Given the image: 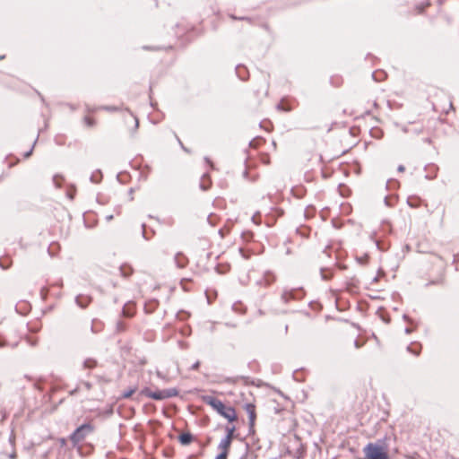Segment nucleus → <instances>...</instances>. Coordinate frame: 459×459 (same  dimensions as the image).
<instances>
[{
  "label": "nucleus",
  "instance_id": "obj_16",
  "mask_svg": "<svg viewBox=\"0 0 459 459\" xmlns=\"http://www.w3.org/2000/svg\"><path fill=\"white\" fill-rule=\"evenodd\" d=\"M101 178H102V174H101L100 170H97V172H94L91 174L90 180L92 183L97 184L100 181Z\"/></svg>",
  "mask_w": 459,
  "mask_h": 459
},
{
  "label": "nucleus",
  "instance_id": "obj_40",
  "mask_svg": "<svg viewBox=\"0 0 459 459\" xmlns=\"http://www.w3.org/2000/svg\"><path fill=\"white\" fill-rule=\"evenodd\" d=\"M128 193H129V195H130V200H133L134 199V197H133L134 189L130 188Z\"/></svg>",
  "mask_w": 459,
  "mask_h": 459
},
{
  "label": "nucleus",
  "instance_id": "obj_27",
  "mask_svg": "<svg viewBox=\"0 0 459 459\" xmlns=\"http://www.w3.org/2000/svg\"><path fill=\"white\" fill-rule=\"evenodd\" d=\"M277 109L282 111H290V108L285 107L281 102L277 104Z\"/></svg>",
  "mask_w": 459,
  "mask_h": 459
},
{
  "label": "nucleus",
  "instance_id": "obj_46",
  "mask_svg": "<svg viewBox=\"0 0 459 459\" xmlns=\"http://www.w3.org/2000/svg\"><path fill=\"white\" fill-rule=\"evenodd\" d=\"M134 120H135V126H134V127H135V128H137V127H138V126H139V121H138V119H137L136 117H134Z\"/></svg>",
  "mask_w": 459,
  "mask_h": 459
},
{
  "label": "nucleus",
  "instance_id": "obj_24",
  "mask_svg": "<svg viewBox=\"0 0 459 459\" xmlns=\"http://www.w3.org/2000/svg\"><path fill=\"white\" fill-rule=\"evenodd\" d=\"M255 422H253L252 424L248 422V435H254L255 433Z\"/></svg>",
  "mask_w": 459,
  "mask_h": 459
},
{
  "label": "nucleus",
  "instance_id": "obj_41",
  "mask_svg": "<svg viewBox=\"0 0 459 459\" xmlns=\"http://www.w3.org/2000/svg\"><path fill=\"white\" fill-rule=\"evenodd\" d=\"M157 377H158L159 378H161V379H164V378H165V377H164V376L162 375V373H161V372H160V371H157Z\"/></svg>",
  "mask_w": 459,
  "mask_h": 459
},
{
  "label": "nucleus",
  "instance_id": "obj_30",
  "mask_svg": "<svg viewBox=\"0 0 459 459\" xmlns=\"http://www.w3.org/2000/svg\"><path fill=\"white\" fill-rule=\"evenodd\" d=\"M204 161L211 167L212 169H215L213 162L210 160L209 157H204Z\"/></svg>",
  "mask_w": 459,
  "mask_h": 459
},
{
  "label": "nucleus",
  "instance_id": "obj_1",
  "mask_svg": "<svg viewBox=\"0 0 459 459\" xmlns=\"http://www.w3.org/2000/svg\"><path fill=\"white\" fill-rule=\"evenodd\" d=\"M203 401L215 410L221 416L227 419L229 422L237 420L238 416L232 406H226L221 400L212 395L203 396Z\"/></svg>",
  "mask_w": 459,
  "mask_h": 459
},
{
  "label": "nucleus",
  "instance_id": "obj_17",
  "mask_svg": "<svg viewBox=\"0 0 459 459\" xmlns=\"http://www.w3.org/2000/svg\"><path fill=\"white\" fill-rule=\"evenodd\" d=\"M321 278L324 281H328L332 278V273H329V269L326 268H321L320 269Z\"/></svg>",
  "mask_w": 459,
  "mask_h": 459
},
{
  "label": "nucleus",
  "instance_id": "obj_53",
  "mask_svg": "<svg viewBox=\"0 0 459 459\" xmlns=\"http://www.w3.org/2000/svg\"><path fill=\"white\" fill-rule=\"evenodd\" d=\"M65 440L63 438V439L61 440V444H65Z\"/></svg>",
  "mask_w": 459,
  "mask_h": 459
},
{
  "label": "nucleus",
  "instance_id": "obj_13",
  "mask_svg": "<svg viewBox=\"0 0 459 459\" xmlns=\"http://www.w3.org/2000/svg\"><path fill=\"white\" fill-rule=\"evenodd\" d=\"M236 74L240 80L245 81L247 78L248 72H247L246 66H244L242 65H238L236 66Z\"/></svg>",
  "mask_w": 459,
  "mask_h": 459
},
{
  "label": "nucleus",
  "instance_id": "obj_52",
  "mask_svg": "<svg viewBox=\"0 0 459 459\" xmlns=\"http://www.w3.org/2000/svg\"><path fill=\"white\" fill-rule=\"evenodd\" d=\"M143 49H150L151 48L147 47V46H144L143 47Z\"/></svg>",
  "mask_w": 459,
  "mask_h": 459
},
{
  "label": "nucleus",
  "instance_id": "obj_29",
  "mask_svg": "<svg viewBox=\"0 0 459 459\" xmlns=\"http://www.w3.org/2000/svg\"><path fill=\"white\" fill-rule=\"evenodd\" d=\"M36 142H37V140H35V142H34L33 145L31 146V148L28 152H26L24 153V155H23L24 158H29L31 155Z\"/></svg>",
  "mask_w": 459,
  "mask_h": 459
},
{
  "label": "nucleus",
  "instance_id": "obj_7",
  "mask_svg": "<svg viewBox=\"0 0 459 459\" xmlns=\"http://www.w3.org/2000/svg\"><path fill=\"white\" fill-rule=\"evenodd\" d=\"M91 302V298L90 296L86 295H78L75 298V303L78 307L81 308H85L88 307V305Z\"/></svg>",
  "mask_w": 459,
  "mask_h": 459
},
{
  "label": "nucleus",
  "instance_id": "obj_20",
  "mask_svg": "<svg viewBox=\"0 0 459 459\" xmlns=\"http://www.w3.org/2000/svg\"><path fill=\"white\" fill-rule=\"evenodd\" d=\"M84 121L88 126H93L95 125V120L89 117H85Z\"/></svg>",
  "mask_w": 459,
  "mask_h": 459
},
{
  "label": "nucleus",
  "instance_id": "obj_36",
  "mask_svg": "<svg viewBox=\"0 0 459 459\" xmlns=\"http://www.w3.org/2000/svg\"><path fill=\"white\" fill-rule=\"evenodd\" d=\"M392 183H394V184H395V185H397V184H398L395 180H394V179H389V180L386 182V188H389V187H390L389 186H390V184H392Z\"/></svg>",
  "mask_w": 459,
  "mask_h": 459
},
{
  "label": "nucleus",
  "instance_id": "obj_22",
  "mask_svg": "<svg viewBox=\"0 0 459 459\" xmlns=\"http://www.w3.org/2000/svg\"><path fill=\"white\" fill-rule=\"evenodd\" d=\"M101 109L107 110V111H117L118 108L115 106H102L100 107Z\"/></svg>",
  "mask_w": 459,
  "mask_h": 459
},
{
  "label": "nucleus",
  "instance_id": "obj_35",
  "mask_svg": "<svg viewBox=\"0 0 459 459\" xmlns=\"http://www.w3.org/2000/svg\"><path fill=\"white\" fill-rule=\"evenodd\" d=\"M176 138H177V140H178V144H180L181 148H182L185 152H188L189 151H188V150H187V149L183 145V143H182L181 140L178 137V135H176Z\"/></svg>",
  "mask_w": 459,
  "mask_h": 459
},
{
  "label": "nucleus",
  "instance_id": "obj_43",
  "mask_svg": "<svg viewBox=\"0 0 459 459\" xmlns=\"http://www.w3.org/2000/svg\"><path fill=\"white\" fill-rule=\"evenodd\" d=\"M354 345H355L356 348H359L360 347V343L359 342L358 340L354 341Z\"/></svg>",
  "mask_w": 459,
  "mask_h": 459
},
{
  "label": "nucleus",
  "instance_id": "obj_28",
  "mask_svg": "<svg viewBox=\"0 0 459 459\" xmlns=\"http://www.w3.org/2000/svg\"><path fill=\"white\" fill-rule=\"evenodd\" d=\"M122 313H123V315H124L125 316H128V317H130V316H133V312H131L130 310H127V309L126 308V306L123 307Z\"/></svg>",
  "mask_w": 459,
  "mask_h": 459
},
{
  "label": "nucleus",
  "instance_id": "obj_12",
  "mask_svg": "<svg viewBox=\"0 0 459 459\" xmlns=\"http://www.w3.org/2000/svg\"><path fill=\"white\" fill-rule=\"evenodd\" d=\"M232 440L230 439V437H224L219 446L218 449H221V451H225L227 455H229V449L230 447Z\"/></svg>",
  "mask_w": 459,
  "mask_h": 459
},
{
  "label": "nucleus",
  "instance_id": "obj_6",
  "mask_svg": "<svg viewBox=\"0 0 459 459\" xmlns=\"http://www.w3.org/2000/svg\"><path fill=\"white\" fill-rule=\"evenodd\" d=\"M244 409L248 415L249 423L255 422L256 420V412H255V405L251 403H247L244 405Z\"/></svg>",
  "mask_w": 459,
  "mask_h": 459
},
{
  "label": "nucleus",
  "instance_id": "obj_54",
  "mask_svg": "<svg viewBox=\"0 0 459 459\" xmlns=\"http://www.w3.org/2000/svg\"><path fill=\"white\" fill-rule=\"evenodd\" d=\"M4 56H0V60L3 59Z\"/></svg>",
  "mask_w": 459,
  "mask_h": 459
},
{
  "label": "nucleus",
  "instance_id": "obj_50",
  "mask_svg": "<svg viewBox=\"0 0 459 459\" xmlns=\"http://www.w3.org/2000/svg\"><path fill=\"white\" fill-rule=\"evenodd\" d=\"M372 76H373V78H374L376 81H379V79H377V78H376V73H373V74H372Z\"/></svg>",
  "mask_w": 459,
  "mask_h": 459
},
{
  "label": "nucleus",
  "instance_id": "obj_33",
  "mask_svg": "<svg viewBox=\"0 0 459 459\" xmlns=\"http://www.w3.org/2000/svg\"><path fill=\"white\" fill-rule=\"evenodd\" d=\"M200 367V361H195L190 368L191 370H197Z\"/></svg>",
  "mask_w": 459,
  "mask_h": 459
},
{
  "label": "nucleus",
  "instance_id": "obj_3",
  "mask_svg": "<svg viewBox=\"0 0 459 459\" xmlns=\"http://www.w3.org/2000/svg\"><path fill=\"white\" fill-rule=\"evenodd\" d=\"M364 453L367 459H389L384 446L378 444L368 443L364 448Z\"/></svg>",
  "mask_w": 459,
  "mask_h": 459
},
{
  "label": "nucleus",
  "instance_id": "obj_14",
  "mask_svg": "<svg viewBox=\"0 0 459 459\" xmlns=\"http://www.w3.org/2000/svg\"><path fill=\"white\" fill-rule=\"evenodd\" d=\"M97 360L92 359V358H88L86 359L83 363H82V367L83 368L85 369H92L94 368L96 366H97Z\"/></svg>",
  "mask_w": 459,
  "mask_h": 459
},
{
  "label": "nucleus",
  "instance_id": "obj_15",
  "mask_svg": "<svg viewBox=\"0 0 459 459\" xmlns=\"http://www.w3.org/2000/svg\"><path fill=\"white\" fill-rule=\"evenodd\" d=\"M136 390H137L136 386L130 387L128 390H126L125 392L122 393L121 398H123V399L130 398L132 396V394L135 393Z\"/></svg>",
  "mask_w": 459,
  "mask_h": 459
},
{
  "label": "nucleus",
  "instance_id": "obj_38",
  "mask_svg": "<svg viewBox=\"0 0 459 459\" xmlns=\"http://www.w3.org/2000/svg\"><path fill=\"white\" fill-rule=\"evenodd\" d=\"M16 456H17V455H16V453H15V452H13V453H11V454L8 455V457H9L10 459H15V458H16Z\"/></svg>",
  "mask_w": 459,
  "mask_h": 459
},
{
  "label": "nucleus",
  "instance_id": "obj_26",
  "mask_svg": "<svg viewBox=\"0 0 459 459\" xmlns=\"http://www.w3.org/2000/svg\"><path fill=\"white\" fill-rule=\"evenodd\" d=\"M228 455L225 451H221L219 455H216L215 459H227Z\"/></svg>",
  "mask_w": 459,
  "mask_h": 459
},
{
  "label": "nucleus",
  "instance_id": "obj_18",
  "mask_svg": "<svg viewBox=\"0 0 459 459\" xmlns=\"http://www.w3.org/2000/svg\"><path fill=\"white\" fill-rule=\"evenodd\" d=\"M413 346H414V344H413V343H412V344H411V345H409V346L407 347V351H408L409 352L412 353L413 355L418 356V355L420 354V347L418 345V348H417V349H415Z\"/></svg>",
  "mask_w": 459,
  "mask_h": 459
},
{
  "label": "nucleus",
  "instance_id": "obj_31",
  "mask_svg": "<svg viewBox=\"0 0 459 459\" xmlns=\"http://www.w3.org/2000/svg\"><path fill=\"white\" fill-rule=\"evenodd\" d=\"M145 229H146V224H145V223H143V224H142V230H142V235H143V238L144 239H148V237L146 236V230H145Z\"/></svg>",
  "mask_w": 459,
  "mask_h": 459
},
{
  "label": "nucleus",
  "instance_id": "obj_49",
  "mask_svg": "<svg viewBox=\"0 0 459 459\" xmlns=\"http://www.w3.org/2000/svg\"><path fill=\"white\" fill-rule=\"evenodd\" d=\"M376 245H377V248H378V249H380V250L382 249V248L380 247V246H379V242H378V241H376Z\"/></svg>",
  "mask_w": 459,
  "mask_h": 459
},
{
  "label": "nucleus",
  "instance_id": "obj_10",
  "mask_svg": "<svg viewBox=\"0 0 459 459\" xmlns=\"http://www.w3.org/2000/svg\"><path fill=\"white\" fill-rule=\"evenodd\" d=\"M212 185L211 178L208 173H204L202 176L201 182H200V188L204 191H206L210 188Z\"/></svg>",
  "mask_w": 459,
  "mask_h": 459
},
{
  "label": "nucleus",
  "instance_id": "obj_32",
  "mask_svg": "<svg viewBox=\"0 0 459 459\" xmlns=\"http://www.w3.org/2000/svg\"><path fill=\"white\" fill-rule=\"evenodd\" d=\"M230 17L233 19V20H240V21H250V18L248 17H237L235 15H230Z\"/></svg>",
  "mask_w": 459,
  "mask_h": 459
},
{
  "label": "nucleus",
  "instance_id": "obj_11",
  "mask_svg": "<svg viewBox=\"0 0 459 459\" xmlns=\"http://www.w3.org/2000/svg\"><path fill=\"white\" fill-rule=\"evenodd\" d=\"M193 435L189 432H184L178 436V441L183 446H187L193 441Z\"/></svg>",
  "mask_w": 459,
  "mask_h": 459
},
{
  "label": "nucleus",
  "instance_id": "obj_39",
  "mask_svg": "<svg viewBox=\"0 0 459 459\" xmlns=\"http://www.w3.org/2000/svg\"><path fill=\"white\" fill-rule=\"evenodd\" d=\"M6 344H7V343H6V342H5V341H4V340H1V339H0V348H3V347H4V346H6Z\"/></svg>",
  "mask_w": 459,
  "mask_h": 459
},
{
  "label": "nucleus",
  "instance_id": "obj_42",
  "mask_svg": "<svg viewBox=\"0 0 459 459\" xmlns=\"http://www.w3.org/2000/svg\"><path fill=\"white\" fill-rule=\"evenodd\" d=\"M91 333H97V332H98V330H96V329H95V327H94L93 324L91 325Z\"/></svg>",
  "mask_w": 459,
  "mask_h": 459
},
{
  "label": "nucleus",
  "instance_id": "obj_45",
  "mask_svg": "<svg viewBox=\"0 0 459 459\" xmlns=\"http://www.w3.org/2000/svg\"><path fill=\"white\" fill-rule=\"evenodd\" d=\"M384 201H385V205H387V206H389V205H390V204H389V203H388V198H387V196H385V197Z\"/></svg>",
  "mask_w": 459,
  "mask_h": 459
},
{
  "label": "nucleus",
  "instance_id": "obj_8",
  "mask_svg": "<svg viewBox=\"0 0 459 459\" xmlns=\"http://www.w3.org/2000/svg\"><path fill=\"white\" fill-rule=\"evenodd\" d=\"M275 280V276L273 273L271 272H266L264 273L263 278L257 281V284H264V286H269L271 285Z\"/></svg>",
  "mask_w": 459,
  "mask_h": 459
},
{
  "label": "nucleus",
  "instance_id": "obj_51",
  "mask_svg": "<svg viewBox=\"0 0 459 459\" xmlns=\"http://www.w3.org/2000/svg\"><path fill=\"white\" fill-rule=\"evenodd\" d=\"M424 142H425V143H430V139H429V138H426V139L424 140Z\"/></svg>",
  "mask_w": 459,
  "mask_h": 459
},
{
  "label": "nucleus",
  "instance_id": "obj_21",
  "mask_svg": "<svg viewBox=\"0 0 459 459\" xmlns=\"http://www.w3.org/2000/svg\"><path fill=\"white\" fill-rule=\"evenodd\" d=\"M120 270H121V273H122L123 276H125V277H128L132 273V269L131 268H128V272H126V267L125 266H121Z\"/></svg>",
  "mask_w": 459,
  "mask_h": 459
},
{
  "label": "nucleus",
  "instance_id": "obj_44",
  "mask_svg": "<svg viewBox=\"0 0 459 459\" xmlns=\"http://www.w3.org/2000/svg\"><path fill=\"white\" fill-rule=\"evenodd\" d=\"M404 332H405L406 333H411L412 332V330H411V328H409V327H406V328H405V330H404Z\"/></svg>",
  "mask_w": 459,
  "mask_h": 459
},
{
  "label": "nucleus",
  "instance_id": "obj_9",
  "mask_svg": "<svg viewBox=\"0 0 459 459\" xmlns=\"http://www.w3.org/2000/svg\"><path fill=\"white\" fill-rule=\"evenodd\" d=\"M175 264L178 268H185L188 263V259L182 253H177L175 257Z\"/></svg>",
  "mask_w": 459,
  "mask_h": 459
},
{
  "label": "nucleus",
  "instance_id": "obj_48",
  "mask_svg": "<svg viewBox=\"0 0 459 459\" xmlns=\"http://www.w3.org/2000/svg\"><path fill=\"white\" fill-rule=\"evenodd\" d=\"M107 221H110L113 219V215H108L106 217Z\"/></svg>",
  "mask_w": 459,
  "mask_h": 459
},
{
  "label": "nucleus",
  "instance_id": "obj_34",
  "mask_svg": "<svg viewBox=\"0 0 459 459\" xmlns=\"http://www.w3.org/2000/svg\"><path fill=\"white\" fill-rule=\"evenodd\" d=\"M407 204H409V206L412 207V208H415L418 206V204L417 203H414V202H411V198H408L407 200Z\"/></svg>",
  "mask_w": 459,
  "mask_h": 459
},
{
  "label": "nucleus",
  "instance_id": "obj_4",
  "mask_svg": "<svg viewBox=\"0 0 459 459\" xmlns=\"http://www.w3.org/2000/svg\"><path fill=\"white\" fill-rule=\"evenodd\" d=\"M94 428L91 423H83L70 435L71 442L75 446L82 441L89 434L93 431Z\"/></svg>",
  "mask_w": 459,
  "mask_h": 459
},
{
  "label": "nucleus",
  "instance_id": "obj_37",
  "mask_svg": "<svg viewBox=\"0 0 459 459\" xmlns=\"http://www.w3.org/2000/svg\"><path fill=\"white\" fill-rule=\"evenodd\" d=\"M397 170H398L399 172H403V171L405 170V167H404L403 165H402V164H401V165H399V166L397 167Z\"/></svg>",
  "mask_w": 459,
  "mask_h": 459
},
{
  "label": "nucleus",
  "instance_id": "obj_23",
  "mask_svg": "<svg viewBox=\"0 0 459 459\" xmlns=\"http://www.w3.org/2000/svg\"><path fill=\"white\" fill-rule=\"evenodd\" d=\"M188 316L189 314L184 311H180L177 315L178 318H179L180 320H185Z\"/></svg>",
  "mask_w": 459,
  "mask_h": 459
},
{
  "label": "nucleus",
  "instance_id": "obj_5",
  "mask_svg": "<svg viewBox=\"0 0 459 459\" xmlns=\"http://www.w3.org/2000/svg\"><path fill=\"white\" fill-rule=\"evenodd\" d=\"M305 292L302 288H294L284 290L281 295V300L287 304L290 300H299L303 299Z\"/></svg>",
  "mask_w": 459,
  "mask_h": 459
},
{
  "label": "nucleus",
  "instance_id": "obj_2",
  "mask_svg": "<svg viewBox=\"0 0 459 459\" xmlns=\"http://www.w3.org/2000/svg\"><path fill=\"white\" fill-rule=\"evenodd\" d=\"M141 394L156 401H161L177 396L178 394V390L173 387L154 392L152 391L149 387H144L142 389Z\"/></svg>",
  "mask_w": 459,
  "mask_h": 459
},
{
  "label": "nucleus",
  "instance_id": "obj_25",
  "mask_svg": "<svg viewBox=\"0 0 459 459\" xmlns=\"http://www.w3.org/2000/svg\"><path fill=\"white\" fill-rule=\"evenodd\" d=\"M125 329H126V326H125L124 323H122V322L117 323V330L118 332H123V331H125Z\"/></svg>",
  "mask_w": 459,
  "mask_h": 459
},
{
  "label": "nucleus",
  "instance_id": "obj_47",
  "mask_svg": "<svg viewBox=\"0 0 459 459\" xmlns=\"http://www.w3.org/2000/svg\"><path fill=\"white\" fill-rule=\"evenodd\" d=\"M403 319H404L405 321L410 322L409 316H408L407 315H403Z\"/></svg>",
  "mask_w": 459,
  "mask_h": 459
},
{
  "label": "nucleus",
  "instance_id": "obj_19",
  "mask_svg": "<svg viewBox=\"0 0 459 459\" xmlns=\"http://www.w3.org/2000/svg\"><path fill=\"white\" fill-rule=\"evenodd\" d=\"M236 430V428L235 426H231V427H226V431H227V434L225 437H230V439L232 440L233 437H234V432Z\"/></svg>",
  "mask_w": 459,
  "mask_h": 459
}]
</instances>
